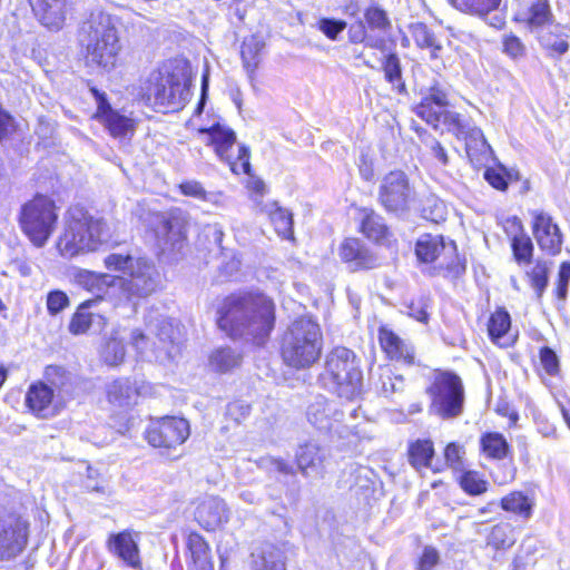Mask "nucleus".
I'll return each mask as SVG.
<instances>
[{"label": "nucleus", "mask_w": 570, "mask_h": 570, "mask_svg": "<svg viewBox=\"0 0 570 570\" xmlns=\"http://www.w3.org/2000/svg\"><path fill=\"white\" fill-rule=\"evenodd\" d=\"M104 361L111 365H119L125 358V345L117 337H110L105 344L101 352Z\"/></svg>", "instance_id": "53"}, {"label": "nucleus", "mask_w": 570, "mask_h": 570, "mask_svg": "<svg viewBox=\"0 0 570 570\" xmlns=\"http://www.w3.org/2000/svg\"><path fill=\"white\" fill-rule=\"evenodd\" d=\"M436 264L433 266L435 274H442L445 277H459L465 271V264L456 253L454 242H444L442 252Z\"/></svg>", "instance_id": "27"}, {"label": "nucleus", "mask_w": 570, "mask_h": 570, "mask_svg": "<svg viewBox=\"0 0 570 570\" xmlns=\"http://www.w3.org/2000/svg\"><path fill=\"white\" fill-rule=\"evenodd\" d=\"M431 411L442 419H453L463 411L464 389L461 379L451 372H438L428 389Z\"/></svg>", "instance_id": "8"}, {"label": "nucleus", "mask_w": 570, "mask_h": 570, "mask_svg": "<svg viewBox=\"0 0 570 570\" xmlns=\"http://www.w3.org/2000/svg\"><path fill=\"white\" fill-rule=\"evenodd\" d=\"M421 215L424 219L439 224L446 218V208L442 200L433 195L422 200Z\"/></svg>", "instance_id": "52"}, {"label": "nucleus", "mask_w": 570, "mask_h": 570, "mask_svg": "<svg viewBox=\"0 0 570 570\" xmlns=\"http://www.w3.org/2000/svg\"><path fill=\"white\" fill-rule=\"evenodd\" d=\"M72 281L79 287L95 294L97 303L104 298L117 297L116 275L77 269L72 275Z\"/></svg>", "instance_id": "17"}, {"label": "nucleus", "mask_w": 570, "mask_h": 570, "mask_svg": "<svg viewBox=\"0 0 570 570\" xmlns=\"http://www.w3.org/2000/svg\"><path fill=\"white\" fill-rule=\"evenodd\" d=\"M464 449L458 443H450L446 445L444 456L446 463L454 470H460L463 466Z\"/></svg>", "instance_id": "63"}, {"label": "nucleus", "mask_w": 570, "mask_h": 570, "mask_svg": "<svg viewBox=\"0 0 570 570\" xmlns=\"http://www.w3.org/2000/svg\"><path fill=\"white\" fill-rule=\"evenodd\" d=\"M379 340L381 346L391 358L404 361L406 363L413 362V348L392 331L381 328Z\"/></svg>", "instance_id": "30"}, {"label": "nucleus", "mask_w": 570, "mask_h": 570, "mask_svg": "<svg viewBox=\"0 0 570 570\" xmlns=\"http://www.w3.org/2000/svg\"><path fill=\"white\" fill-rule=\"evenodd\" d=\"M195 518L205 530L210 531L228 521L229 511L224 500L208 497L197 505Z\"/></svg>", "instance_id": "21"}, {"label": "nucleus", "mask_w": 570, "mask_h": 570, "mask_svg": "<svg viewBox=\"0 0 570 570\" xmlns=\"http://www.w3.org/2000/svg\"><path fill=\"white\" fill-rule=\"evenodd\" d=\"M154 232L163 253L175 254L181 252L185 244L184 224L180 218L157 213L153 216Z\"/></svg>", "instance_id": "13"}, {"label": "nucleus", "mask_w": 570, "mask_h": 570, "mask_svg": "<svg viewBox=\"0 0 570 570\" xmlns=\"http://www.w3.org/2000/svg\"><path fill=\"white\" fill-rule=\"evenodd\" d=\"M107 269L120 272L125 276L116 275L117 298L130 301L132 298L148 297L160 285V273L155 263L142 256L130 253H110L104 258Z\"/></svg>", "instance_id": "2"}, {"label": "nucleus", "mask_w": 570, "mask_h": 570, "mask_svg": "<svg viewBox=\"0 0 570 570\" xmlns=\"http://www.w3.org/2000/svg\"><path fill=\"white\" fill-rule=\"evenodd\" d=\"M443 236L423 235L416 243L415 254L423 263L436 264L444 244Z\"/></svg>", "instance_id": "39"}, {"label": "nucleus", "mask_w": 570, "mask_h": 570, "mask_svg": "<svg viewBox=\"0 0 570 570\" xmlns=\"http://www.w3.org/2000/svg\"><path fill=\"white\" fill-rule=\"evenodd\" d=\"M323 385L338 397L353 400L362 391L363 374L356 354L346 347L337 346L325 357Z\"/></svg>", "instance_id": "5"}, {"label": "nucleus", "mask_w": 570, "mask_h": 570, "mask_svg": "<svg viewBox=\"0 0 570 570\" xmlns=\"http://www.w3.org/2000/svg\"><path fill=\"white\" fill-rule=\"evenodd\" d=\"M387 228L381 216L374 212L366 213L362 220V233L370 239L379 242L386 235Z\"/></svg>", "instance_id": "51"}, {"label": "nucleus", "mask_w": 570, "mask_h": 570, "mask_svg": "<svg viewBox=\"0 0 570 570\" xmlns=\"http://www.w3.org/2000/svg\"><path fill=\"white\" fill-rule=\"evenodd\" d=\"M198 134L203 136V140L212 145L216 155L229 164L233 173L238 174L242 170L244 174H249V150L245 146L238 148V161H233L229 150L236 142V134L229 127L219 122L214 124L209 128L198 129Z\"/></svg>", "instance_id": "10"}, {"label": "nucleus", "mask_w": 570, "mask_h": 570, "mask_svg": "<svg viewBox=\"0 0 570 570\" xmlns=\"http://www.w3.org/2000/svg\"><path fill=\"white\" fill-rule=\"evenodd\" d=\"M550 263L537 259L533 267L527 272V277L534 289L537 297L541 298L549 282Z\"/></svg>", "instance_id": "46"}, {"label": "nucleus", "mask_w": 570, "mask_h": 570, "mask_svg": "<svg viewBox=\"0 0 570 570\" xmlns=\"http://www.w3.org/2000/svg\"><path fill=\"white\" fill-rule=\"evenodd\" d=\"M218 326L232 337L262 345L275 324V305L263 294H233L218 311Z\"/></svg>", "instance_id": "1"}, {"label": "nucleus", "mask_w": 570, "mask_h": 570, "mask_svg": "<svg viewBox=\"0 0 570 570\" xmlns=\"http://www.w3.org/2000/svg\"><path fill=\"white\" fill-rule=\"evenodd\" d=\"M45 377L52 387L59 391L65 390L71 380L70 374L63 367L57 365L47 366Z\"/></svg>", "instance_id": "55"}, {"label": "nucleus", "mask_w": 570, "mask_h": 570, "mask_svg": "<svg viewBox=\"0 0 570 570\" xmlns=\"http://www.w3.org/2000/svg\"><path fill=\"white\" fill-rule=\"evenodd\" d=\"M570 282V262L561 263L556 279L554 294L560 302H566L568 297V287Z\"/></svg>", "instance_id": "56"}, {"label": "nucleus", "mask_w": 570, "mask_h": 570, "mask_svg": "<svg viewBox=\"0 0 570 570\" xmlns=\"http://www.w3.org/2000/svg\"><path fill=\"white\" fill-rule=\"evenodd\" d=\"M189 96V81L184 72H153L145 89L148 102L157 107L178 109Z\"/></svg>", "instance_id": "9"}, {"label": "nucleus", "mask_w": 570, "mask_h": 570, "mask_svg": "<svg viewBox=\"0 0 570 570\" xmlns=\"http://www.w3.org/2000/svg\"><path fill=\"white\" fill-rule=\"evenodd\" d=\"M189 436V424L181 417H164L147 431V440L155 448H175Z\"/></svg>", "instance_id": "14"}, {"label": "nucleus", "mask_w": 570, "mask_h": 570, "mask_svg": "<svg viewBox=\"0 0 570 570\" xmlns=\"http://www.w3.org/2000/svg\"><path fill=\"white\" fill-rule=\"evenodd\" d=\"M67 0H30L35 14L50 29H60L66 18Z\"/></svg>", "instance_id": "24"}, {"label": "nucleus", "mask_w": 570, "mask_h": 570, "mask_svg": "<svg viewBox=\"0 0 570 570\" xmlns=\"http://www.w3.org/2000/svg\"><path fill=\"white\" fill-rule=\"evenodd\" d=\"M155 328L151 324L147 325L146 331L134 330L131 332V345L141 356H155L158 348L157 342L153 336Z\"/></svg>", "instance_id": "43"}, {"label": "nucleus", "mask_w": 570, "mask_h": 570, "mask_svg": "<svg viewBox=\"0 0 570 570\" xmlns=\"http://www.w3.org/2000/svg\"><path fill=\"white\" fill-rule=\"evenodd\" d=\"M462 12L485 16L498 9L501 0H450Z\"/></svg>", "instance_id": "48"}, {"label": "nucleus", "mask_w": 570, "mask_h": 570, "mask_svg": "<svg viewBox=\"0 0 570 570\" xmlns=\"http://www.w3.org/2000/svg\"><path fill=\"white\" fill-rule=\"evenodd\" d=\"M481 448L489 458L497 460L505 458L509 451V444L505 438L497 432L482 435Z\"/></svg>", "instance_id": "45"}, {"label": "nucleus", "mask_w": 570, "mask_h": 570, "mask_svg": "<svg viewBox=\"0 0 570 570\" xmlns=\"http://www.w3.org/2000/svg\"><path fill=\"white\" fill-rule=\"evenodd\" d=\"M381 392L387 397L396 392H402L404 380L400 375H393L391 371H385L380 375Z\"/></svg>", "instance_id": "58"}, {"label": "nucleus", "mask_w": 570, "mask_h": 570, "mask_svg": "<svg viewBox=\"0 0 570 570\" xmlns=\"http://www.w3.org/2000/svg\"><path fill=\"white\" fill-rule=\"evenodd\" d=\"M28 540V522L20 515H0V560H9L19 554Z\"/></svg>", "instance_id": "12"}, {"label": "nucleus", "mask_w": 570, "mask_h": 570, "mask_svg": "<svg viewBox=\"0 0 570 570\" xmlns=\"http://www.w3.org/2000/svg\"><path fill=\"white\" fill-rule=\"evenodd\" d=\"M385 78L393 86L404 88V85L401 82V65L400 59L395 53H390L383 66Z\"/></svg>", "instance_id": "57"}, {"label": "nucleus", "mask_w": 570, "mask_h": 570, "mask_svg": "<svg viewBox=\"0 0 570 570\" xmlns=\"http://www.w3.org/2000/svg\"><path fill=\"white\" fill-rule=\"evenodd\" d=\"M155 328L153 336L155 337L158 348L156 351V360L164 362L171 360L176 352L175 328L167 320H160L157 324H151Z\"/></svg>", "instance_id": "29"}, {"label": "nucleus", "mask_w": 570, "mask_h": 570, "mask_svg": "<svg viewBox=\"0 0 570 570\" xmlns=\"http://www.w3.org/2000/svg\"><path fill=\"white\" fill-rule=\"evenodd\" d=\"M323 334L320 324L309 316H302L291 323L281 342L284 363L295 370H306L321 357Z\"/></svg>", "instance_id": "3"}, {"label": "nucleus", "mask_w": 570, "mask_h": 570, "mask_svg": "<svg viewBox=\"0 0 570 570\" xmlns=\"http://www.w3.org/2000/svg\"><path fill=\"white\" fill-rule=\"evenodd\" d=\"M512 227L515 229V234L511 238V248L514 261L518 265H528L532 261L533 256V244L531 238L524 233L521 222L514 217L511 222Z\"/></svg>", "instance_id": "32"}, {"label": "nucleus", "mask_w": 570, "mask_h": 570, "mask_svg": "<svg viewBox=\"0 0 570 570\" xmlns=\"http://www.w3.org/2000/svg\"><path fill=\"white\" fill-rule=\"evenodd\" d=\"M69 304L68 296L61 291H52L47 297V308L49 314L57 315Z\"/></svg>", "instance_id": "64"}, {"label": "nucleus", "mask_w": 570, "mask_h": 570, "mask_svg": "<svg viewBox=\"0 0 570 570\" xmlns=\"http://www.w3.org/2000/svg\"><path fill=\"white\" fill-rule=\"evenodd\" d=\"M318 29L331 40H336L337 36L346 28L344 20L322 18L317 22Z\"/></svg>", "instance_id": "61"}, {"label": "nucleus", "mask_w": 570, "mask_h": 570, "mask_svg": "<svg viewBox=\"0 0 570 570\" xmlns=\"http://www.w3.org/2000/svg\"><path fill=\"white\" fill-rule=\"evenodd\" d=\"M379 200L389 212L409 210L415 200V189L410 184L407 175L402 170L386 174L380 185Z\"/></svg>", "instance_id": "11"}, {"label": "nucleus", "mask_w": 570, "mask_h": 570, "mask_svg": "<svg viewBox=\"0 0 570 570\" xmlns=\"http://www.w3.org/2000/svg\"><path fill=\"white\" fill-rule=\"evenodd\" d=\"M295 460L298 471L305 478L322 479L325 475V451L314 442H307L297 448Z\"/></svg>", "instance_id": "19"}, {"label": "nucleus", "mask_w": 570, "mask_h": 570, "mask_svg": "<svg viewBox=\"0 0 570 570\" xmlns=\"http://www.w3.org/2000/svg\"><path fill=\"white\" fill-rule=\"evenodd\" d=\"M82 30L87 39L88 61L108 71L114 69L121 45L112 17L105 12H94Z\"/></svg>", "instance_id": "6"}, {"label": "nucleus", "mask_w": 570, "mask_h": 570, "mask_svg": "<svg viewBox=\"0 0 570 570\" xmlns=\"http://www.w3.org/2000/svg\"><path fill=\"white\" fill-rule=\"evenodd\" d=\"M264 41L258 36L246 38L242 45V59L248 73H253L259 65Z\"/></svg>", "instance_id": "41"}, {"label": "nucleus", "mask_w": 570, "mask_h": 570, "mask_svg": "<svg viewBox=\"0 0 570 570\" xmlns=\"http://www.w3.org/2000/svg\"><path fill=\"white\" fill-rule=\"evenodd\" d=\"M107 399L117 407H126L136 403L138 396L136 387L128 379H118L107 384Z\"/></svg>", "instance_id": "34"}, {"label": "nucleus", "mask_w": 570, "mask_h": 570, "mask_svg": "<svg viewBox=\"0 0 570 570\" xmlns=\"http://www.w3.org/2000/svg\"><path fill=\"white\" fill-rule=\"evenodd\" d=\"M96 304L97 299H88L79 305L69 324L72 334L86 333L96 318L102 321L101 315L90 311Z\"/></svg>", "instance_id": "38"}, {"label": "nucleus", "mask_w": 570, "mask_h": 570, "mask_svg": "<svg viewBox=\"0 0 570 570\" xmlns=\"http://www.w3.org/2000/svg\"><path fill=\"white\" fill-rule=\"evenodd\" d=\"M340 256L351 271L370 269L379 265V258L356 238H347L342 243Z\"/></svg>", "instance_id": "22"}, {"label": "nucleus", "mask_w": 570, "mask_h": 570, "mask_svg": "<svg viewBox=\"0 0 570 570\" xmlns=\"http://www.w3.org/2000/svg\"><path fill=\"white\" fill-rule=\"evenodd\" d=\"M511 328V317L503 309H497L489 320L488 332L491 341L500 346H509L514 342V337L509 334Z\"/></svg>", "instance_id": "31"}, {"label": "nucleus", "mask_w": 570, "mask_h": 570, "mask_svg": "<svg viewBox=\"0 0 570 570\" xmlns=\"http://www.w3.org/2000/svg\"><path fill=\"white\" fill-rule=\"evenodd\" d=\"M109 550L132 568H139V549L130 531L111 534L108 540Z\"/></svg>", "instance_id": "25"}, {"label": "nucleus", "mask_w": 570, "mask_h": 570, "mask_svg": "<svg viewBox=\"0 0 570 570\" xmlns=\"http://www.w3.org/2000/svg\"><path fill=\"white\" fill-rule=\"evenodd\" d=\"M518 17L532 31H539L553 22V14L548 0H534L529 7L520 11Z\"/></svg>", "instance_id": "26"}, {"label": "nucleus", "mask_w": 570, "mask_h": 570, "mask_svg": "<svg viewBox=\"0 0 570 570\" xmlns=\"http://www.w3.org/2000/svg\"><path fill=\"white\" fill-rule=\"evenodd\" d=\"M503 510L520 514L524 518L531 515L532 503L521 492H512L501 500Z\"/></svg>", "instance_id": "50"}, {"label": "nucleus", "mask_w": 570, "mask_h": 570, "mask_svg": "<svg viewBox=\"0 0 570 570\" xmlns=\"http://www.w3.org/2000/svg\"><path fill=\"white\" fill-rule=\"evenodd\" d=\"M440 115V124H443L446 130L452 132L458 139H461L472 127L459 112L443 110Z\"/></svg>", "instance_id": "49"}, {"label": "nucleus", "mask_w": 570, "mask_h": 570, "mask_svg": "<svg viewBox=\"0 0 570 570\" xmlns=\"http://www.w3.org/2000/svg\"><path fill=\"white\" fill-rule=\"evenodd\" d=\"M91 92L98 105L95 118L101 121L114 137H124L128 132L134 131L132 119L112 110L105 94L98 89L92 88Z\"/></svg>", "instance_id": "18"}, {"label": "nucleus", "mask_w": 570, "mask_h": 570, "mask_svg": "<svg viewBox=\"0 0 570 570\" xmlns=\"http://www.w3.org/2000/svg\"><path fill=\"white\" fill-rule=\"evenodd\" d=\"M187 546L190 551L193 570H214L209 546L200 534L190 533Z\"/></svg>", "instance_id": "35"}, {"label": "nucleus", "mask_w": 570, "mask_h": 570, "mask_svg": "<svg viewBox=\"0 0 570 570\" xmlns=\"http://www.w3.org/2000/svg\"><path fill=\"white\" fill-rule=\"evenodd\" d=\"M365 21L372 29L386 31L391 28V21L385 10L379 6H371L365 10Z\"/></svg>", "instance_id": "54"}, {"label": "nucleus", "mask_w": 570, "mask_h": 570, "mask_svg": "<svg viewBox=\"0 0 570 570\" xmlns=\"http://www.w3.org/2000/svg\"><path fill=\"white\" fill-rule=\"evenodd\" d=\"M449 105L448 92L443 85L434 81L423 94L421 102L415 107V114L426 124L438 129L441 121V112Z\"/></svg>", "instance_id": "16"}, {"label": "nucleus", "mask_w": 570, "mask_h": 570, "mask_svg": "<svg viewBox=\"0 0 570 570\" xmlns=\"http://www.w3.org/2000/svg\"><path fill=\"white\" fill-rule=\"evenodd\" d=\"M409 462L415 470L430 468L434 455V448L431 440H416L409 445Z\"/></svg>", "instance_id": "40"}, {"label": "nucleus", "mask_w": 570, "mask_h": 570, "mask_svg": "<svg viewBox=\"0 0 570 570\" xmlns=\"http://www.w3.org/2000/svg\"><path fill=\"white\" fill-rule=\"evenodd\" d=\"M242 356L230 347H219L209 357V365L218 372H227L239 365Z\"/></svg>", "instance_id": "44"}, {"label": "nucleus", "mask_w": 570, "mask_h": 570, "mask_svg": "<svg viewBox=\"0 0 570 570\" xmlns=\"http://www.w3.org/2000/svg\"><path fill=\"white\" fill-rule=\"evenodd\" d=\"M540 364L549 375H556L559 372V357L553 350L544 346L539 352Z\"/></svg>", "instance_id": "62"}, {"label": "nucleus", "mask_w": 570, "mask_h": 570, "mask_svg": "<svg viewBox=\"0 0 570 570\" xmlns=\"http://www.w3.org/2000/svg\"><path fill=\"white\" fill-rule=\"evenodd\" d=\"M26 405L38 417L48 419L56 415L53 390L42 382L31 384L26 394Z\"/></svg>", "instance_id": "23"}, {"label": "nucleus", "mask_w": 570, "mask_h": 570, "mask_svg": "<svg viewBox=\"0 0 570 570\" xmlns=\"http://www.w3.org/2000/svg\"><path fill=\"white\" fill-rule=\"evenodd\" d=\"M57 219L55 203L46 196H36L22 206L19 223L29 240L41 248L52 235Z\"/></svg>", "instance_id": "7"}, {"label": "nucleus", "mask_w": 570, "mask_h": 570, "mask_svg": "<svg viewBox=\"0 0 570 570\" xmlns=\"http://www.w3.org/2000/svg\"><path fill=\"white\" fill-rule=\"evenodd\" d=\"M531 215L532 232L539 247L550 255L559 254L563 242L559 226L542 210H533Z\"/></svg>", "instance_id": "15"}, {"label": "nucleus", "mask_w": 570, "mask_h": 570, "mask_svg": "<svg viewBox=\"0 0 570 570\" xmlns=\"http://www.w3.org/2000/svg\"><path fill=\"white\" fill-rule=\"evenodd\" d=\"M487 543L497 550L509 549L515 543L512 527L508 523L494 525L487 538Z\"/></svg>", "instance_id": "47"}, {"label": "nucleus", "mask_w": 570, "mask_h": 570, "mask_svg": "<svg viewBox=\"0 0 570 570\" xmlns=\"http://www.w3.org/2000/svg\"><path fill=\"white\" fill-rule=\"evenodd\" d=\"M308 422L321 431H332L343 420V412L324 396H317L306 412Z\"/></svg>", "instance_id": "20"}, {"label": "nucleus", "mask_w": 570, "mask_h": 570, "mask_svg": "<svg viewBox=\"0 0 570 570\" xmlns=\"http://www.w3.org/2000/svg\"><path fill=\"white\" fill-rule=\"evenodd\" d=\"M261 466L268 472H277L284 475L295 474V469L284 459L275 456H265L261 459Z\"/></svg>", "instance_id": "60"}, {"label": "nucleus", "mask_w": 570, "mask_h": 570, "mask_svg": "<svg viewBox=\"0 0 570 570\" xmlns=\"http://www.w3.org/2000/svg\"><path fill=\"white\" fill-rule=\"evenodd\" d=\"M461 487L469 494H481L487 490V482L476 472H465L461 476Z\"/></svg>", "instance_id": "59"}, {"label": "nucleus", "mask_w": 570, "mask_h": 570, "mask_svg": "<svg viewBox=\"0 0 570 570\" xmlns=\"http://www.w3.org/2000/svg\"><path fill=\"white\" fill-rule=\"evenodd\" d=\"M267 213L276 233L284 238H291L293 236L292 213L285 208L279 207L277 203L271 204L268 206Z\"/></svg>", "instance_id": "42"}, {"label": "nucleus", "mask_w": 570, "mask_h": 570, "mask_svg": "<svg viewBox=\"0 0 570 570\" xmlns=\"http://www.w3.org/2000/svg\"><path fill=\"white\" fill-rule=\"evenodd\" d=\"M106 224L80 206L67 213L63 233L57 242V249L66 258L96 252L105 242Z\"/></svg>", "instance_id": "4"}, {"label": "nucleus", "mask_w": 570, "mask_h": 570, "mask_svg": "<svg viewBox=\"0 0 570 570\" xmlns=\"http://www.w3.org/2000/svg\"><path fill=\"white\" fill-rule=\"evenodd\" d=\"M410 32L416 46L421 49H428L432 59L440 57L443 46L426 24L422 22L413 23L410 26Z\"/></svg>", "instance_id": "36"}, {"label": "nucleus", "mask_w": 570, "mask_h": 570, "mask_svg": "<svg viewBox=\"0 0 570 570\" xmlns=\"http://www.w3.org/2000/svg\"><path fill=\"white\" fill-rule=\"evenodd\" d=\"M465 140V151L471 163L481 165L491 154V147L488 144L482 130L475 126L461 138Z\"/></svg>", "instance_id": "33"}, {"label": "nucleus", "mask_w": 570, "mask_h": 570, "mask_svg": "<svg viewBox=\"0 0 570 570\" xmlns=\"http://www.w3.org/2000/svg\"><path fill=\"white\" fill-rule=\"evenodd\" d=\"M253 570H286L282 552L271 546H264L253 553Z\"/></svg>", "instance_id": "37"}, {"label": "nucleus", "mask_w": 570, "mask_h": 570, "mask_svg": "<svg viewBox=\"0 0 570 570\" xmlns=\"http://www.w3.org/2000/svg\"><path fill=\"white\" fill-rule=\"evenodd\" d=\"M436 264L433 266L435 274H442L445 277H459L465 271V264L456 253L454 242H444L442 252Z\"/></svg>", "instance_id": "28"}]
</instances>
